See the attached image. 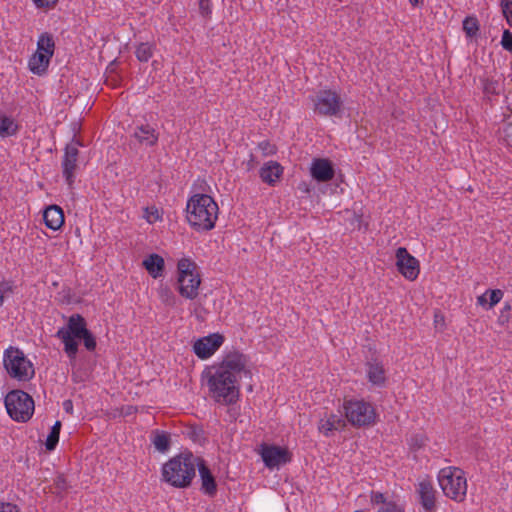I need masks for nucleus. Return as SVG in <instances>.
I'll return each mask as SVG.
<instances>
[{
    "label": "nucleus",
    "instance_id": "28",
    "mask_svg": "<svg viewBox=\"0 0 512 512\" xmlns=\"http://www.w3.org/2000/svg\"><path fill=\"white\" fill-rule=\"evenodd\" d=\"M18 130V125L10 117H0V136L5 138L15 135Z\"/></svg>",
    "mask_w": 512,
    "mask_h": 512
},
{
    "label": "nucleus",
    "instance_id": "15",
    "mask_svg": "<svg viewBox=\"0 0 512 512\" xmlns=\"http://www.w3.org/2000/svg\"><path fill=\"white\" fill-rule=\"evenodd\" d=\"M196 468H198L199 471L202 492L208 496H214L217 493V483L215 477L207 467L205 461L200 457L198 459Z\"/></svg>",
    "mask_w": 512,
    "mask_h": 512
},
{
    "label": "nucleus",
    "instance_id": "43",
    "mask_svg": "<svg viewBox=\"0 0 512 512\" xmlns=\"http://www.w3.org/2000/svg\"><path fill=\"white\" fill-rule=\"evenodd\" d=\"M258 146L265 155L273 154L275 152V146L271 145L268 141H262Z\"/></svg>",
    "mask_w": 512,
    "mask_h": 512
},
{
    "label": "nucleus",
    "instance_id": "11",
    "mask_svg": "<svg viewBox=\"0 0 512 512\" xmlns=\"http://www.w3.org/2000/svg\"><path fill=\"white\" fill-rule=\"evenodd\" d=\"M80 145V141L73 138L72 141L65 147L62 161L63 176L70 186L74 181V172L77 168V159L79 155L78 146Z\"/></svg>",
    "mask_w": 512,
    "mask_h": 512
},
{
    "label": "nucleus",
    "instance_id": "1",
    "mask_svg": "<svg viewBox=\"0 0 512 512\" xmlns=\"http://www.w3.org/2000/svg\"><path fill=\"white\" fill-rule=\"evenodd\" d=\"M246 356L237 351L228 353L218 366L211 367L207 372V385L211 397L223 405L235 404L240 395L238 379L241 374L251 377L246 370Z\"/></svg>",
    "mask_w": 512,
    "mask_h": 512
},
{
    "label": "nucleus",
    "instance_id": "18",
    "mask_svg": "<svg viewBox=\"0 0 512 512\" xmlns=\"http://www.w3.org/2000/svg\"><path fill=\"white\" fill-rule=\"evenodd\" d=\"M45 225L52 230H58L64 224V214L62 209L57 205L47 207L43 212Z\"/></svg>",
    "mask_w": 512,
    "mask_h": 512
},
{
    "label": "nucleus",
    "instance_id": "42",
    "mask_svg": "<svg viewBox=\"0 0 512 512\" xmlns=\"http://www.w3.org/2000/svg\"><path fill=\"white\" fill-rule=\"evenodd\" d=\"M59 0H33L37 8H53Z\"/></svg>",
    "mask_w": 512,
    "mask_h": 512
},
{
    "label": "nucleus",
    "instance_id": "46",
    "mask_svg": "<svg viewBox=\"0 0 512 512\" xmlns=\"http://www.w3.org/2000/svg\"><path fill=\"white\" fill-rule=\"evenodd\" d=\"M1 512H18V507L15 504L5 503L2 505Z\"/></svg>",
    "mask_w": 512,
    "mask_h": 512
},
{
    "label": "nucleus",
    "instance_id": "49",
    "mask_svg": "<svg viewBox=\"0 0 512 512\" xmlns=\"http://www.w3.org/2000/svg\"><path fill=\"white\" fill-rule=\"evenodd\" d=\"M413 440H415V443H413V447L421 448L424 445L423 438L418 439V437H415Z\"/></svg>",
    "mask_w": 512,
    "mask_h": 512
},
{
    "label": "nucleus",
    "instance_id": "30",
    "mask_svg": "<svg viewBox=\"0 0 512 512\" xmlns=\"http://www.w3.org/2000/svg\"><path fill=\"white\" fill-rule=\"evenodd\" d=\"M463 31L469 38L475 37L479 32V22L474 16H467L463 20Z\"/></svg>",
    "mask_w": 512,
    "mask_h": 512
},
{
    "label": "nucleus",
    "instance_id": "12",
    "mask_svg": "<svg viewBox=\"0 0 512 512\" xmlns=\"http://www.w3.org/2000/svg\"><path fill=\"white\" fill-rule=\"evenodd\" d=\"M261 457L268 468L279 467L291 461L288 449L279 446H263Z\"/></svg>",
    "mask_w": 512,
    "mask_h": 512
},
{
    "label": "nucleus",
    "instance_id": "32",
    "mask_svg": "<svg viewBox=\"0 0 512 512\" xmlns=\"http://www.w3.org/2000/svg\"><path fill=\"white\" fill-rule=\"evenodd\" d=\"M183 434L186 435L193 442L199 443L203 439L204 431L200 426L189 425L185 427Z\"/></svg>",
    "mask_w": 512,
    "mask_h": 512
},
{
    "label": "nucleus",
    "instance_id": "17",
    "mask_svg": "<svg viewBox=\"0 0 512 512\" xmlns=\"http://www.w3.org/2000/svg\"><path fill=\"white\" fill-rule=\"evenodd\" d=\"M59 330L68 333L69 337L79 339L88 329L84 317L80 314H73L68 319L67 327H62Z\"/></svg>",
    "mask_w": 512,
    "mask_h": 512
},
{
    "label": "nucleus",
    "instance_id": "40",
    "mask_svg": "<svg viewBox=\"0 0 512 512\" xmlns=\"http://www.w3.org/2000/svg\"><path fill=\"white\" fill-rule=\"evenodd\" d=\"M12 291L13 289L10 282H0V307L3 305L5 294L11 293Z\"/></svg>",
    "mask_w": 512,
    "mask_h": 512
},
{
    "label": "nucleus",
    "instance_id": "34",
    "mask_svg": "<svg viewBox=\"0 0 512 512\" xmlns=\"http://www.w3.org/2000/svg\"><path fill=\"white\" fill-rule=\"evenodd\" d=\"M500 7L508 25L512 27V0H501Z\"/></svg>",
    "mask_w": 512,
    "mask_h": 512
},
{
    "label": "nucleus",
    "instance_id": "24",
    "mask_svg": "<svg viewBox=\"0 0 512 512\" xmlns=\"http://www.w3.org/2000/svg\"><path fill=\"white\" fill-rule=\"evenodd\" d=\"M51 57L42 52H35L29 59L30 70L37 75H42L46 72Z\"/></svg>",
    "mask_w": 512,
    "mask_h": 512
},
{
    "label": "nucleus",
    "instance_id": "20",
    "mask_svg": "<svg viewBox=\"0 0 512 512\" xmlns=\"http://www.w3.org/2000/svg\"><path fill=\"white\" fill-rule=\"evenodd\" d=\"M366 366L369 381L377 386L384 385L386 376L382 362L378 361L377 359H373L367 362Z\"/></svg>",
    "mask_w": 512,
    "mask_h": 512
},
{
    "label": "nucleus",
    "instance_id": "50",
    "mask_svg": "<svg viewBox=\"0 0 512 512\" xmlns=\"http://www.w3.org/2000/svg\"><path fill=\"white\" fill-rule=\"evenodd\" d=\"M505 132L509 137H512V120L507 122Z\"/></svg>",
    "mask_w": 512,
    "mask_h": 512
},
{
    "label": "nucleus",
    "instance_id": "36",
    "mask_svg": "<svg viewBox=\"0 0 512 512\" xmlns=\"http://www.w3.org/2000/svg\"><path fill=\"white\" fill-rule=\"evenodd\" d=\"M501 46L504 50L512 53V32L505 29L502 34Z\"/></svg>",
    "mask_w": 512,
    "mask_h": 512
},
{
    "label": "nucleus",
    "instance_id": "3",
    "mask_svg": "<svg viewBox=\"0 0 512 512\" xmlns=\"http://www.w3.org/2000/svg\"><path fill=\"white\" fill-rule=\"evenodd\" d=\"M198 459L189 451L172 457L162 467L163 480L176 488L189 487L195 477Z\"/></svg>",
    "mask_w": 512,
    "mask_h": 512
},
{
    "label": "nucleus",
    "instance_id": "7",
    "mask_svg": "<svg viewBox=\"0 0 512 512\" xmlns=\"http://www.w3.org/2000/svg\"><path fill=\"white\" fill-rule=\"evenodd\" d=\"M4 366L9 375L20 381L30 380L34 376V368L19 348L10 347L4 356Z\"/></svg>",
    "mask_w": 512,
    "mask_h": 512
},
{
    "label": "nucleus",
    "instance_id": "51",
    "mask_svg": "<svg viewBox=\"0 0 512 512\" xmlns=\"http://www.w3.org/2000/svg\"><path fill=\"white\" fill-rule=\"evenodd\" d=\"M410 4L414 7L416 6H419V5H422L423 4V0H409Z\"/></svg>",
    "mask_w": 512,
    "mask_h": 512
},
{
    "label": "nucleus",
    "instance_id": "6",
    "mask_svg": "<svg viewBox=\"0 0 512 512\" xmlns=\"http://www.w3.org/2000/svg\"><path fill=\"white\" fill-rule=\"evenodd\" d=\"M5 407L9 416L18 422L28 421L34 412V400L22 390H12L5 396Z\"/></svg>",
    "mask_w": 512,
    "mask_h": 512
},
{
    "label": "nucleus",
    "instance_id": "39",
    "mask_svg": "<svg viewBox=\"0 0 512 512\" xmlns=\"http://www.w3.org/2000/svg\"><path fill=\"white\" fill-rule=\"evenodd\" d=\"M484 92L486 94H499L498 82L493 80H486L484 82Z\"/></svg>",
    "mask_w": 512,
    "mask_h": 512
},
{
    "label": "nucleus",
    "instance_id": "52",
    "mask_svg": "<svg viewBox=\"0 0 512 512\" xmlns=\"http://www.w3.org/2000/svg\"><path fill=\"white\" fill-rule=\"evenodd\" d=\"M510 309H511V305L509 303H506L504 308H503L502 313H504L505 311H509Z\"/></svg>",
    "mask_w": 512,
    "mask_h": 512
},
{
    "label": "nucleus",
    "instance_id": "19",
    "mask_svg": "<svg viewBox=\"0 0 512 512\" xmlns=\"http://www.w3.org/2000/svg\"><path fill=\"white\" fill-rule=\"evenodd\" d=\"M283 167L276 161H269L259 171L263 182L273 186L281 177Z\"/></svg>",
    "mask_w": 512,
    "mask_h": 512
},
{
    "label": "nucleus",
    "instance_id": "9",
    "mask_svg": "<svg viewBox=\"0 0 512 512\" xmlns=\"http://www.w3.org/2000/svg\"><path fill=\"white\" fill-rule=\"evenodd\" d=\"M314 112L321 116H340L343 108L341 96L333 90L318 91L312 99Z\"/></svg>",
    "mask_w": 512,
    "mask_h": 512
},
{
    "label": "nucleus",
    "instance_id": "33",
    "mask_svg": "<svg viewBox=\"0 0 512 512\" xmlns=\"http://www.w3.org/2000/svg\"><path fill=\"white\" fill-rule=\"evenodd\" d=\"M159 298L167 306L174 307L176 305V296L168 287H161L159 289Z\"/></svg>",
    "mask_w": 512,
    "mask_h": 512
},
{
    "label": "nucleus",
    "instance_id": "2",
    "mask_svg": "<svg viewBox=\"0 0 512 512\" xmlns=\"http://www.w3.org/2000/svg\"><path fill=\"white\" fill-rule=\"evenodd\" d=\"M218 205L208 194H194L186 205V218L196 231H210L218 217Z\"/></svg>",
    "mask_w": 512,
    "mask_h": 512
},
{
    "label": "nucleus",
    "instance_id": "26",
    "mask_svg": "<svg viewBox=\"0 0 512 512\" xmlns=\"http://www.w3.org/2000/svg\"><path fill=\"white\" fill-rule=\"evenodd\" d=\"M56 336L64 343V351L70 359H75L78 352L76 338L69 337L68 333L58 330Z\"/></svg>",
    "mask_w": 512,
    "mask_h": 512
},
{
    "label": "nucleus",
    "instance_id": "16",
    "mask_svg": "<svg viewBox=\"0 0 512 512\" xmlns=\"http://www.w3.org/2000/svg\"><path fill=\"white\" fill-rule=\"evenodd\" d=\"M417 493L420 503L428 512H434L436 507L435 490L430 481H421L418 485Z\"/></svg>",
    "mask_w": 512,
    "mask_h": 512
},
{
    "label": "nucleus",
    "instance_id": "48",
    "mask_svg": "<svg viewBox=\"0 0 512 512\" xmlns=\"http://www.w3.org/2000/svg\"><path fill=\"white\" fill-rule=\"evenodd\" d=\"M477 303L481 306H484L487 304V293L485 292L484 294L480 295L478 298H477Z\"/></svg>",
    "mask_w": 512,
    "mask_h": 512
},
{
    "label": "nucleus",
    "instance_id": "41",
    "mask_svg": "<svg viewBox=\"0 0 512 512\" xmlns=\"http://www.w3.org/2000/svg\"><path fill=\"white\" fill-rule=\"evenodd\" d=\"M211 0H199V10L201 15L208 17L210 16L211 10Z\"/></svg>",
    "mask_w": 512,
    "mask_h": 512
},
{
    "label": "nucleus",
    "instance_id": "25",
    "mask_svg": "<svg viewBox=\"0 0 512 512\" xmlns=\"http://www.w3.org/2000/svg\"><path fill=\"white\" fill-rule=\"evenodd\" d=\"M151 442L158 452L165 453L170 449L171 436L166 431L156 429L151 432Z\"/></svg>",
    "mask_w": 512,
    "mask_h": 512
},
{
    "label": "nucleus",
    "instance_id": "5",
    "mask_svg": "<svg viewBox=\"0 0 512 512\" xmlns=\"http://www.w3.org/2000/svg\"><path fill=\"white\" fill-rule=\"evenodd\" d=\"M177 270L179 294L186 299L194 300L198 296V289L201 284L196 263L188 258H182L177 264Z\"/></svg>",
    "mask_w": 512,
    "mask_h": 512
},
{
    "label": "nucleus",
    "instance_id": "37",
    "mask_svg": "<svg viewBox=\"0 0 512 512\" xmlns=\"http://www.w3.org/2000/svg\"><path fill=\"white\" fill-rule=\"evenodd\" d=\"M486 293L489 295V308L499 303L503 297V292L500 289L487 290Z\"/></svg>",
    "mask_w": 512,
    "mask_h": 512
},
{
    "label": "nucleus",
    "instance_id": "45",
    "mask_svg": "<svg viewBox=\"0 0 512 512\" xmlns=\"http://www.w3.org/2000/svg\"><path fill=\"white\" fill-rule=\"evenodd\" d=\"M55 487L57 492L65 491L68 488L67 482L64 477L58 476L55 480Z\"/></svg>",
    "mask_w": 512,
    "mask_h": 512
},
{
    "label": "nucleus",
    "instance_id": "29",
    "mask_svg": "<svg viewBox=\"0 0 512 512\" xmlns=\"http://www.w3.org/2000/svg\"><path fill=\"white\" fill-rule=\"evenodd\" d=\"M61 430V422L56 421L54 425L51 427L50 433L47 436L45 447L48 451H53L59 441V435Z\"/></svg>",
    "mask_w": 512,
    "mask_h": 512
},
{
    "label": "nucleus",
    "instance_id": "47",
    "mask_svg": "<svg viewBox=\"0 0 512 512\" xmlns=\"http://www.w3.org/2000/svg\"><path fill=\"white\" fill-rule=\"evenodd\" d=\"M63 409L65 410V412L72 414V412H73V402H72V400H69V399L65 400L63 402Z\"/></svg>",
    "mask_w": 512,
    "mask_h": 512
},
{
    "label": "nucleus",
    "instance_id": "21",
    "mask_svg": "<svg viewBox=\"0 0 512 512\" xmlns=\"http://www.w3.org/2000/svg\"><path fill=\"white\" fill-rule=\"evenodd\" d=\"M142 265L153 278L160 277L165 267L163 257L155 253L146 257Z\"/></svg>",
    "mask_w": 512,
    "mask_h": 512
},
{
    "label": "nucleus",
    "instance_id": "4",
    "mask_svg": "<svg viewBox=\"0 0 512 512\" xmlns=\"http://www.w3.org/2000/svg\"><path fill=\"white\" fill-rule=\"evenodd\" d=\"M438 481L447 497L457 502L465 499L467 482L463 470L457 467H445L439 471Z\"/></svg>",
    "mask_w": 512,
    "mask_h": 512
},
{
    "label": "nucleus",
    "instance_id": "44",
    "mask_svg": "<svg viewBox=\"0 0 512 512\" xmlns=\"http://www.w3.org/2000/svg\"><path fill=\"white\" fill-rule=\"evenodd\" d=\"M371 501L375 504H382V506H385L389 503L386 502L384 495L380 492H373L371 495Z\"/></svg>",
    "mask_w": 512,
    "mask_h": 512
},
{
    "label": "nucleus",
    "instance_id": "23",
    "mask_svg": "<svg viewBox=\"0 0 512 512\" xmlns=\"http://www.w3.org/2000/svg\"><path fill=\"white\" fill-rule=\"evenodd\" d=\"M345 426V420L340 415L331 414L327 419H321L319 430L328 436L329 432L342 430Z\"/></svg>",
    "mask_w": 512,
    "mask_h": 512
},
{
    "label": "nucleus",
    "instance_id": "8",
    "mask_svg": "<svg viewBox=\"0 0 512 512\" xmlns=\"http://www.w3.org/2000/svg\"><path fill=\"white\" fill-rule=\"evenodd\" d=\"M346 419L355 427L374 424L376 413L373 406L363 400H349L344 403Z\"/></svg>",
    "mask_w": 512,
    "mask_h": 512
},
{
    "label": "nucleus",
    "instance_id": "27",
    "mask_svg": "<svg viewBox=\"0 0 512 512\" xmlns=\"http://www.w3.org/2000/svg\"><path fill=\"white\" fill-rule=\"evenodd\" d=\"M55 43L53 37L48 33H43L40 35L37 42V52H42L49 57H52L54 54Z\"/></svg>",
    "mask_w": 512,
    "mask_h": 512
},
{
    "label": "nucleus",
    "instance_id": "38",
    "mask_svg": "<svg viewBox=\"0 0 512 512\" xmlns=\"http://www.w3.org/2000/svg\"><path fill=\"white\" fill-rule=\"evenodd\" d=\"M378 512H404V509L395 502L389 501L387 505L379 507Z\"/></svg>",
    "mask_w": 512,
    "mask_h": 512
},
{
    "label": "nucleus",
    "instance_id": "22",
    "mask_svg": "<svg viewBox=\"0 0 512 512\" xmlns=\"http://www.w3.org/2000/svg\"><path fill=\"white\" fill-rule=\"evenodd\" d=\"M134 136L139 143L146 146H153L158 141V134L149 124L138 126L135 129Z\"/></svg>",
    "mask_w": 512,
    "mask_h": 512
},
{
    "label": "nucleus",
    "instance_id": "14",
    "mask_svg": "<svg viewBox=\"0 0 512 512\" xmlns=\"http://www.w3.org/2000/svg\"><path fill=\"white\" fill-rule=\"evenodd\" d=\"M310 173L316 181L328 182L333 179L335 170L330 160L326 158H316L311 164Z\"/></svg>",
    "mask_w": 512,
    "mask_h": 512
},
{
    "label": "nucleus",
    "instance_id": "53",
    "mask_svg": "<svg viewBox=\"0 0 512 512\" xmlns=\"http://www.w3.org/2000/svg\"><path fill=\"white\" fill-rule=\"evenodd\" d=\"M512 111V109H510Z\"/></svg>",
    "mask_w": 512,
    "mask_h": 512
},
{
    "label": "nucleus",
    "instance_id": "31",
    "mask_svg": "<svg viewBox=\"0 0 512 512\" xmlns=\"http://www.w3.org/2000/svg\"><path fill=\"white\" fill-rule=\"evenodd\" d=\"M136 57L141 62H147L153 55V46L146 42L138 45L135 51Z\"/></svg>",
    "mask_w": 512,
    "mask_h": 512
},
{
    "label": "nucleus",
    "instance_id": "10",
    "mask_svg": "<svg viewBox=\"0 0 512 512\" xmlns=\"http://www.w3.org/2000/svg\"><path fill=\"white\" fill-rule=\"evenodd\" d=\"M396 266L398 271L408 280H415L419 274V261L405 247L396 250Z\"/></svg>",
    "mask_w": 512,
    "mask_h": 512
},
{
    "label": "nucleus",
    "instance_id": "13",
    "mask_svg": "<svg viewBox=\"0 0 512 512\" xmlns=\"http://www.w3.org/2000/svg\"><path fill=\"white\" fill-rule=\"evenodd\" d=\"M223 341L224 337L219 333H213L200 338L194 343V353L200 359H206L222 345Z\"/></svg>",
    "mask_w": 512,
    "mask_h": 512
},
{
    "label": "nucleus",
    "instance_id": "35",
    "mask_svg": "<svg viewBox=\"0 0 512 512\" xmlns=\"http://www.w3.org/2000/svg\"><path fill=\"white\" fill-rule=\"evenodd\" d=\"M80 339L83 340L84 346L88 351H94L96 349V339L90 330H87Z\"/></svg>",
    "mask_w": 512,
    "mask_h": 512
}]
</instances>
